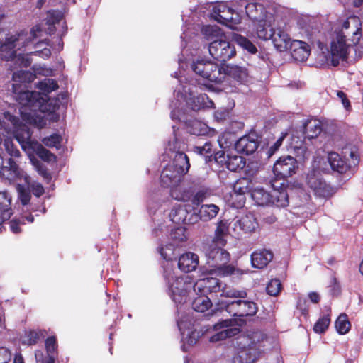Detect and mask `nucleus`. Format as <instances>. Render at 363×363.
Returning <instances> with one entry per match:
<instances>
[{
  "label": "nucleus",
  "mask_w": 363,
  "mask_h": 363,
  "mask_svg": "<svg viewBox=\"0 0 363 363\" xmlns=\"http://www.w3.org/2000/svg\"><path fill=\"white\" fill-rule=\"evenodd\" d=\"M245 291H238L235 289L225 288L221 293V296L238 298L235 301H221L218 302V308L225 309L234 318L223 320L213 325L217 333L211 337L210 341L216 342L238 334L239 326L244 323L242 318L253 316L257 312V303L253 301H244L247 297Z\"/></svg>",
  "instance_id": "nucleus-1"
},
{
  "label": "nucleus",
  "mask_w": 363,
  "mask_h": 363,
  "mask_svg": "<svg viewBox=\"0 0 363 363\" xmlns=\"http://www.w3.org/2000/svg\"><path fill=\"white\" fill-rule=\"evenodd\" d=\"M164 279L167 292L175 303L186 302L191 293L221 294L223 291H220V282L216 278H204L194 282L190 276H177L169 264L164 267Z\"/></svg>",
  "instance_id": "nucleus-2"
},
{
  "label": "nucleus",
  "mask_w": 363,
  "mask_h": 363,
  "mask_svg": "<svg viewBox=\"0 0 363 363\" xmlns=\"http://www.w3.org/2000/svg\"><path fill=\"white\" fill-rule=\"evenodd\" d=\"M174 74L179 84L174 90V99L170 104L171 118L173 121L186 122L187 108L196 111L206 107L211 108L213 106V102L206 94H198L196 86L192 83L184 82L186 79H183L182 77L177 75V72Z\"/></svg>",
  "instance_id": "nucleus-3"
},
{
  "label": "nucleus",
  "mask_w": 363,
  "mask_h": 363,
  "mask_svg": "<svg viewBox=\"0 0 363 363\" xmlns=\"http://www.w3.org/2000/svg\"><path fill=\"white\" fill-rule=\"evenodd\" d=\"M301 35L306 36L313 45H317L321 50L318 60L320 65L336 67L340 60H344L348 55L349 40L345 38L341 32H335L330 43V50H324V45L320 39V32L317 30L309 32L307 29L300 33Z\"/></svg>",
  "instance_id": "nucleus-4"
},
{
  "label": "nucleus",
  "mask_w": 363,
  "mask_h": 363,
  "mask_svg": "<svg viewBox=\"0 0 363 363\" xmlns=\"http://www.w3.org/2000/svg\"><path fill=\"white\" fill-rule=\"evenodd\" d=\"M218 245V242H212L205 250L206 262L211 269H206L203 273L223 277L240 274V269L231 264H226L230 261V255L227 250Z\"/></svg>",
  "instance_id": "nucleus-5"
},
{
  "label": "nucleus",
  "mask_w": 363,
  "mask_h": 363,
  "mask_svg": "<svg viewBox=\"0 0 363 363\" xmlns=\"http://www.w3.org/2000/svg\"><path fill=\"white\" fill-rule=\"evenodd\" d=\"M172 129L174 136L165 147V154L172 160L169 164L184 176L190 167L189 160L184 152L185 144L177 138L174 125Z\"/></svg>",
  "instance_id": "nucleus-6"
},
{
  "label": "nucleus",
  "mask_w": 363,
  "mask_h": 363,
  "mask_svg": "<svg viewBox=\"0 0 363 363\" xmlns=\"http://www.w3.org/2000/svg\"><path fill=\"white\" fill-rule=\"evenodd\" d=\"M280 189H277L274 183L271 192H268L263 188H255L251 192L252 199L258 206H275L277 207H286L289 205V196L283 186L284 184L280 183Z\"/></svg>",
  "instance_id": "nucleus-7"
},
{
  "label": "nucleus",
  "mask_w": 363,
  "mask_h": 363,
  "mask_svg": "<svg viewBox=\"0 0 363 363\" xmlns=\"http://www.w3.org/2000/svg\"><path fill=\"white\" fill-rule=\"evenodd\" d=\"M42 29L39 25L33 26L30 32L21 30L14 35L6 38L5 42L1 45V50H9L11 57L16 53L15 48L21 50L33 43L38 38Z\"/></svg>",
  "instance_id": "nucleus-8"
},
{
  "label": "nucleus",
  "mask_w": 363,
  "mask_h": 363,
  "mask_svg": "<svg viewBox=\"0 0 363 363\" xmlns=\"http://www.w3.org/2000/svg\"><path fill=\"white\" fill-rule=\"evenodd\" d=\"M4 147L9 157L2 159L1 169L4 174L7 172L6 177L8 179H14L21 175L18 163L22 155L18 147L9 138L4 140Z\"/></svg>",
  "instance_id": "nucleus-9"
},
{
  "label": "nucleus",
  "mask_w": 363,
  "mask_h": 363,
  "mask_svg": "<svg viewBox=\"0 0 363 363\" xmlns=\"http://www.w3.org/2000/svg\"><path fill=\"white\" fill-rule=\"evenodd\" d=\"M21 85L19 84H13L12 89L16 94V99L18 103L25 107H29L35 111L38 109L45 111L43 108V105L48 102L47 95L43 94L35 91H22L20 90Z\"/></svg>",
  "instance_id": "nucleus-10"
},
{
  "label": "nucleus",
  "mask_w": 363,
  "mask_h": 363,
  "mask_svg": "<svg viewBox=\"0 0 363 363\" xmlns=\"http://www.w3.org/2000/svg\"><path fill=\"white\" fill-rule=\"evenodd\" d=\"M335 32H341L345 35V38L352 44L359 45L363 48L362 22L359 17L356 16L348 17L340 23Z\"/></svg>",
  "instance_id": "nucleus-11"
},
{
  "label": "nucleus",
  "mask_w": 363,
  "mask_h": 363,
  "mask_svg": "<svg viewBox=\"0 0 363 363\" xmlns=\"http://www.w3.org/2000/svg\"><path fill=\"white\" fill-rule=\"evenodd\" d=\"M191 68L197 75L210 82L221 84L223 81V66H219L211 60H197L193 62Z\"/></svg>",
  "instance_id": "nucleus-12"
},
{
  "label": "nucleus",
  "mask_w": 363,
  "mask_h": 363,
  "mask_svg": "<svg viewBox=\"0 0 363 363\" xmlns=\"http://www.w3.org/2000/svg\"><path fill=\"white\" fill-rule=\"evenodd\" d=\"M4 118L11 123L13 134L16 140L19 143L23 149L30 148V144L36 141L31 140V135L30 128L26 124H23L16 116L11 114L9 111L3 113Z\"/></svg>",
  "instance_id": "nucleus-13"
},
{
  "label": "nucleus",
  "mask_w": 363,
  "mask_h": 363,
  "mask_svg": "<svg viewBox=\"0 0 363 363\" xmlns=\"http://www.w3.org/2000/svg\"><path fill=\"white\" fill-rule=\"evenodd\" d=\"M321 173H324L320 168L315 167V160L312 164L311 170L307 174L306 184L319 197L327 198L333 194L332 188L326 184L323 179Z\"/></svg>",
  "instance_id": "nucleus-14"
},
{
  "label": "nucleus",
  "mask_w": 363,
  "mask_h": 363,
  "mask_svg": "<svg viewBox=\"0 0 363 363\" xmlns=\"http://www.w3.org/2000/svg\"><path fill=\"white\" fill-rule=\"evenodd\" d=\"M208 51L214 59L220 62L229 60L236 53L235 46L226 39L225 35L211 42Z\"/></svg>",
  "instance_id": "nucleus-15"
},
{
  "label": "nucleus",
  "mask_w": 363,
  "mask_h": 363,
  "mask_svg": "<svg viewBox=\"0 0 363 363\" xmlns=\"http://www.w3.org/2000/svg\"><path fill=\"white\" fill-rule=\"evenodd\" d=\"M315 167L320 168L323 172L330 170L342 173L347 169L346 163L339 154L332 152L328 153L327 157L317 156L315 157Z\"/></svg>",
  "instance_id": "nucleus-16"
},
{
  "label": "nucleus",
  "mask_w": 363,
  "mask_h": 363,
  "mask_svg": "<svg viewBox=\"0 0 363 363\" xmlns=\"http://www.w3.org/2000/svg\"><path fill=\"white\" fill-rule=\"evenodd\" d=\"M223 89H227V86L230 84V81L233 80L235 83L244 84L247 82L249 74L245 67L236 65L226 64L223 65Z\"/></svg>",
  "instance_id": "nucleus-17"
},
{
  "label": "nucleus",
  "mask_w": 363,
  "mask_h": 363,
  "mask_svg": "<svg viewBox=\"0 0 363 363\" xmlns=\"http://www.w3.org/2000/svg\"><path fill=\"white\" fill-rule=\"evenodd\" d=\"M177 325L182 335L184 342L182 350L186 351V345L191 346L196 344L200 337V333L194 329L193 321L189 316L179 318L177 320Z\"/></svg>",
  "instance_id": "nucleus-18"
},
{
  "label": "nucleus",
  "mask_w": 363,
  "mask_h": 363,
  "mask_svg": "<svg viewBox=\"0 0 363 363\" xmlns=\"http://www.w3.org/2000/svg\"><path fill=\"white\" fill-rule=\"evenodd\" d=\"M238 10L241 13V18L246 15L254 21H259L270 13H266L262 4L250 2L247 0H239L237 1Z\"/></svg>",
  "instance_id": "nucleus-19"
},
{
  "label": "nucleus",
  "mask_w": 363,
  "mask_h": 363,
  "mask_svg": "<svg viewBox=\"0 0 363 363\" xmlns=\"http://www.w3.org/2000/svg\"><path fill=\"white\" fill-rule=\"evenodd\" d=\"M296 160L291 156L280 157L274 164V175L280 179L291 177L297 169Z\"/></svg>",
  "instance_id": "nucleus-20"
},
{
  "label": "nucleus",
  "mask_w": 363,
  "mask_h": 363,
  "mask_svg": "<svg viewBox=\"0 0 363 363\" xmlns=\"http://www.w3.org/2000/svg\"><path fill=\"white\" fill-rule=\"evenodd\" d=\"M270 39L274 47L280 52L288 50L291 43L286 24L279 23L278 21L274 28L273 36Z\"/></svg>",
  "instance_id": "nucleus-21"
},
{
  "label": "nucleus",
  "mask_w": 363,
  "mask_h": 363,
  "mask_svg": "<svg viewBox=\"0 0 363 363\" xmlns=\"http://www.w3.org/2000/svg\"><path fill=\"white\" fill-rule=\"evenodd\" d=\"M277 18L272 14L267 15L261 21L257 22L256 30L259 38L267 40L273 36V32Z\"/></svg>",
  "instance_id": "nucleus-22"
},
{
  "label": "nucleus",
  "mask_w": 363,
  "mask_h": 363,
  "mask_svg": "<svg viewBox=\"0 0 363 363\" xmlns=\"http://www.w3.org/2000/svg\"><path fill=\"white\" fill-rule=\"evenodd\" d=\"M258 226V223L252 214H247L235 220L233 230L235 235H240L243 233H251Z\"/></svg>",
  "instance_id": "nucleus-23"
},
{
  "label": "nucleus",
  "mask_w": 363,
  "mask_h": 363,
  "mask_svg": "<svg viewBox=\"0 0 363 363\" xmlns=\"http://www.w3.org/2000/svg\"><path fill=\"white\" fill-rule=\"evenodd\" d=\"M292 57L298 62L306 60L311 53L309 45L301 40H294L289 46Z\"/></svg>",
  "instance_id": "nucleus-24"
},
{
  "label": "nucleus",
  "mask_w": 363,
  "mask_h": 363,
  "mask_svg": "<svg viewBox=\"0 0 363 363\" xmlns=\"http://www.w3.org/2000/svg\"><path fill=\"white\" fill-rule=\"evenodd\" d=\"M183 177L184 175L180 174L177 169L172 167L169 164H167L161 173L160 180L164 186L170 188L171 186L179 184L182 181Z\"/></svg>",
  "instance_id": "nucleus-25"
},
{
  "label": "nucleus",
  "mask_w": 363,
  "mask_h": 363,
  "mask_svg": "<svg viewBox=\"0 0 363 363\" xmlns=\"http://www.w3.org/2000/svg\"><path fill=\"white\" fill-rule=\"evenodd\" d=\"M241 13H239L238 8L236 10L233 9L228 5L225 6V10L223 11L221 14H217L216 21L224 24L231 28H234V26L240 23Z\"/></svg>",
  "instance_id": "nucleus-26"
},
{
  "label": "nucleus",
  "mask_w": 363,
  "mask_h": 363,
  "mask_svg": "<svg viewBox=\"0 0 363 363\" xmlns=\"http://www.w3.org/2000/svg\"><path fill=\"white\" fill-rule=\"evenodd\" d=\"M192 300V308L194 311L198 312H204L208 310L212 305L211 301L206 294H201L196 291L191 293L186 302L181 303L180 304L186 303L189 301Z\"/></svg>",
  "instance_id": "nucleus-27"
},
{
  "label": "nucleus",
  "mask_w": 363,
  "mask_h": 363,
  "mask_svg": "<svg viewBox=\"0 0 363 363\" xmlns=\"http://www.w3.org/2000/svg\"><path fill=\"white\" fill-rule=\"evenodd\" d=\"M199 265V256L193 252L182 255L178 260L179 269L186 273L194 271Z\"/></svg>",
  "instance_id": "nucleus-28"
},
{
  "label": "nucleus",
  "mask_w": 363,
  "mask_h": 363,
  "mask_svg": "<svg viewBox=\"0 0 363 363\" xmlns=\"http://www.w3.org/2000/svg\"><path fill=\"white\" fill-rule=\"evenodd\" d=\"M235 149L238 152L250 155L257 148V140L250 135H245L240 138L234 145Z\"/></svg>",
  "instance_id": "nucleus-29"
},
{
  "label": "nucleus",
  "mask_w": 363,
  "mask_h": 363,
  "mask_svg": "<svg viewBox=\"0 0 363 363\" xmlns=\"http://www.w3.org/2000/svg\"><path fill=\"white\" fill-rule=\"evenodd\" d=\"M273 259V254L271 251L265 249L255 251L251 255V264L254 268L263 269Z\"/></svg>",
  "instance_id": "nucleus-30"
},
{
  "label": "nucleus",
  "mask_w": 363,
  "mask_h": 363,
  "mask_svg": "<svg viewBox=\"0 0 363 363\" xmlns=\"http://www.w3.org/2000/svg\"><path fill=\"white\" fill-rule=\"evenodd\" d=\"M260 352L249 347L240 351L233 359V363H254L259 358Z\"/></svg>",
  "instance_id": "nucleus-31"
},
{
  "label": "nucleus",
  "mask_w": 363,
  "mask_h": 363,
  "mask_svg": "<svg viewBox=\"0 0 363 363\" xmlns=\"http://www.w3.org/2000/svg\"><path fill=\"white\" fill-rule=\"evenodd\" d=\"M188 215L187 210L181 204L173 206L169 213V220L177 224L186 223Z\"/></svg>",
  "instance_id": "nucleus-32"
},
{
  "label": "nucleus",
  "mask_w": 363,
  "mask_h": 363,
  "mask_svg": "<svg viewBox=\"0 0 363 363\" xmlns=\"http://www.w3.org/2000/svg\"><path fill=\"white\" fill-rule=\"evenodd\" d=\"M30 148L43 161L49 162L56 160V156L50 150H47L44 146L38 143L30 144Z\"/></svg>",
  "instance_id": "nucleus-33"
},
{
  "label": "nucleus",
  "mask_w": 363,
  "mask_h": 363,
  "mask_svg": "<svg viewBox=\"0 0 363 363\" xmlns=\"http://www.w3.org/2000/svg\"><path fill=\"white\" fill-rule=\"evenodd\" d=\"M229 225L227 220H222L218 223L213 242H216L222 246L225 245L226 241L224 237L229 233Z\"/></svg>",
  "instance_id": "nucleus-34"
},
{
  "label": "nucleus",
  "mask_w": 363,
  "mask_h": 363,
  "mask_svg": "<svg viewBox=\"0 0 363 363\" xmlns=\"http://www.w3.org/2000/svg\"><path fill=\"white\" fill-rule=\"evenodd\" d=\"M219 210V207L215 204L202 205L199 210V219L208 221L217 216Z\"/></svg>",
  "instance_id": "nucleus-35"
},
{
  "label": "nucleus",
  "mask_w": 363,
  "mask_h": 363,
  "mask_svg": "<svg viewBox=\"0 0 363 363\" xmlns=\"http://www.w3.org/2000/svg\"><path fill=\"white\" fill-rule=\"evenodd\" d=\"M226 167L232 172H236L245 167V162L242 156L228 154L225 160Z\"/></svg>",
  "instance_id": "nucleus-36"
},
{
  "label": "nucleus",
  "mask_w": 363,
  "mask_h": 363,
  "mask_svg": "<svg viewBox=\"0 0 363 363\" xmlns=\"http://www.w3.org/2000/svg\"><path fill=\"white\" fill-rule=\"evenodd\" d=\"M171 196L177 201H188L191 198V193L190 190L184 189L179 184L175 186H171L170 188Z\"/></svg>",
  "instance_id": "nucleus-37"
},
{
  "label": "nucleus",
  "mask_w": 363,
  "mask_h": 363,
  "mask_svg": "<svg viewBox=\"0 0 363 363\" xmlns=\"http://www.w3.org/2000/svg\"><path fill=\"white\" fill-rule=\"evenodd\" d=\"M42 337H44L43 331L35 330H28L25 333L21 343L22 345L28 346L35 345Z\"/></svg>",
  "instance_id": "nucleus-38"
},
{
  "label": "nucleus",
  "mask_w": 363,
  "mask_h": 363,
  "mask_svg": "<svg viewBox=\"0 0 363 363\" xmlns=\"http://www.w3.org/2000/svg\"><path fill=\"white\" fill-rule=\"evenodd\" d=\"M251 189L252 182L246 178L238 180L233 186L234 193L241 196L247 193H251Z\"/></svg>",
  "instance_id": "nucleus-39"
},
{
  "label": "nucleus",
  "mask_w": 363,
  "mask_h": 363,
  "mask_svg": "<svg viewBox=\"0 0 363 363\" xmlns=\"http://www.w3.org/2000/svg\"><path fill=\"white\" fill-rule=\"evenodd\" d=\"M202 33L208 40L212 42L215 39H218L224 36L223 33L216 26H204L202 28Z\"/></svg>",
  "instance_id": "nucleus-40"
},
{
  "label": "nucleus",
  "mask_w": 363,
  "mask_h": 363,
  "mask_svg": "<svg viewBox=\"0 0 363 363\" xmlns=\"http://www.w3.org/2000/svg\"><path fill=\"white\" fill-rule=\"evenodd\" d=\"M189 133L196 135H203L208 133V127L200 121H192L189 124Z\"/></svg>",
  "instance_id": "nucleus-41"
},
{
  "label": "nucleus",
  "mask_w": 363,
  "mask_h": 363,
  "mask_svg": "<svg viewBox=\"0 0 363 363\" xmlns=\"http://www.w3.org/2000/svg\"><path fill=\"white\" fill-rule=\"evenodd\" d=\"M336 330L341 335L346 334L350 329V323L345 314H341L335 323Z\"/></svg>",
  "instance_id": "nucleus-42"
},
{
  "label": "nucleus",
  "mask_w": 363,
  "mask_h": 363,
  "mask_svg": "<svg viewBox=\"0 0 363 363\" xmlns=\"http://www.w3.org/2000/svg\"><path fill=\"white\" fill-rule=\"evenodd\" d=\"M233 40L238 45L247 50L249 52L254 54L257 52V48L255 45L245 37L239 34H235L233 35Z\"/></svg>",
  "instance_id": "nucleus-43"
},
{
  "label": "nucleus",
  "mask_w": 363,
  "mask_h": 363,
  "mask_svg": "<svg viewBox=\"0 0 363 363\" xmlns=\"http://www.w3.org/2000/svg\"><path fill=\"white\" fill-rule=\"evenodd\" d=\"M170 238L174 242V245H178L181 242H185L187 239L186 229L184 227H177L172 230Z\"/></svg>",
  "instance_id": "nucleus-44"
},
{
  "label": "nucleus",
  "mask_w": 363,
  "mask_h": 363,
  "mask_svg": "<svg viewBox=\"0 0 363 363\" xmlns=\"http://www.w3.org/2000/svg\"><path fill=\"white\" fill-rule=\"evenodd\" d=\"M31 162L35 166L38 174L42 176L48 183L50 182L52 179V176L46 166L36 159H31Z\"/></svg>",
  "instance_id": "nucleus-45"
},
{
  "label": "nucleus",
  "mask_w": 363,
  "mask_h": 363,
  "mask_svg": "<svg viewBox=\"0 0 363 363\" xmlns=\"http://www.w3.org/2000/svg\"><path fill=\"white\" fill-rule=\"evenodd\" d=\"M330 323L329 315H324L318 319L313 326V330L316 333H323L328 328Z\"/></svg>",
  "instance_id": "nucleus-46"
},
{
  "label": "nucleus",
  "mask_w": 363,
  "mask_h": 363,
  "mask_svg": "<svg viewBox=\"0 0 363 363\" xmlns=\"http://www.w3.org/2000/svg\"><path fill=\"white\" fill-rule=\"evenodd\" d=\"M62 138L59 134L54 133L49 137L44 138L43 143L49 147H56L59 149L61 147Z\"/></svg>",
  "instance_id": "nucleus-47"
},
{
  "label": "nucleus",
  "mask_w": 363,
  "mask_h": 363,
  "mask_svg": "<svg viewBox=\"0 0 363 363\" xmlns=\"http://www.w3.org/2000/svg\"><path fill=\"white\" fill-rule=\"evenodd\" d=\"M157 251L164 259L170 260L174 255V245L169 244L165 245V247L160 245L157 247Z\"/></svg>",
  "instance_id": "nucleus-48"
},
{
  "label": "nucleus",
  "mask_w": 363,
  "mask_h": 363,
  "mask_svg": "<svg viewBox=\"0 0 363 363\" xmlns=\"http://www.w3.org/2000/svg\"><path fill=\"white\" fill-rule=\"evenodd\" d=\"M234 140L230 133H223L220 135L218 139L219 146L223 150H226L232 146Z\"/></svg>",
  "instance_id": "nucleus-49"
},
{
  "label": "nucleus",
  "mask_w": 363,
  "mask_h": 363,
  "mask_svg": "<svg viewBox=\"0 0 363 363\" xmlns=\"http://www.w3.org/2000/svg\"><path fill=\"white\" fill-rule=\"evenodd\" d=\"M281 284L279 279L271 280L267 286V292L271 296H277L281 291Z\"/></svg>",
  "instance_id": "nucleus-50"
},
{
  "label": "nucleus",
  "mask_w": 363,
  "mask_h": 363,
  "mask_svg": "<svg viewBox=\"0 0 363 363\" xmlns=\"http://www.w3.org/2000/svg\"><path fill=\"white\" fill-rule=\"evenodd\" d=\"M194 152L199 155H203L206 157H211L213 154L211 144L206 143L203 146H195L194 147Z\"/></svg>",
  "instance_id": "nucleus-51"
},
{
  "label": "nucleus",
  "mask_w": 363,
  "mask_h": 363,
  "mask_svg": "<svg viewBox=\"0 0 363 363\" xmlns=\"http://www.w3.org/2000/svg\"><path fill=\"white\" fill-rule=\"evenodd\" d=\"M47 352L53 354L57 349V339L55 336L48 337L45 342Z\"/></svg>",
  "instance_id": "nucleus-52"
},
{
  "label": "nucleus",
  "mask_w": 363,
  "mask_h": 363,
  "mask_svg": "<svg viewBox=\"0 0 363 363\" xmlns=\"http://www.w3.org/2000/svg\"><path fill=\"white\" fill-rule=\"evenodd\" d=\"M11 199L6 192H0V211H11Z\"/></svg>",
  "instance_id": "nucleus-53"
},
{
  "label": "nucleus",
  "mask_w": 363,
  "mask_h": 363,
  "mask_svg": "<svg viewBox=\"0 0 363 363\" xmlns=\"http://www.w3.org/2000/svg\"><path fill=\"white\" fill-rule=\"evenodd\" d=\"M39 88L46 92H51L58 88L57 83L52 79H48V82H41Z\"/></svg>",
  "instance_id": "nucleus-54"
},
{
  "label": "nucleus",
  "mask_w": 363,
  "mask_h": 363,
  "mask_svg": "<svg viewBox=\"0 0 363 363\" xmlns=\"http://www.w3.org/2000/svg\"><path fill=\"white\" fill-rule=\"evenodd\" d=\"M296 308L301 312V315L307 317L308 314L309 306L306 298L303 297H298Z\"/></svg>",
  "instance_id": "nucleus-55"
},
{
  "label": "nucleus",
  "mask_w": 363,
  "mask_h": 363,
  "mask_svg": "<svg viewBox=\"0 0 363 363\" xmlns=\"http://www.w3.org/2000/svg\"><path fill=\"white\" fill-rule=\"evenodd\" d=\"M227 4L225 2H220L212 6V11L211 13V18L216 21L217 14H221L225 10Z\"/></svg>",
  "instance_id": "nucleus-56"
},
{
  "label": "nucleus",
  "mask_w": 363,
  "mask_h": 363,
  "mask_svg": "<svg viewBox=\"0 0 363 363\" xmlns=\"http://www.w3.org/2000/svg\"><path fill=\"white\" fill-rule=\"evenodd\" d=\"M208 196V191L205 189H201L198 191L191 199V202L193 204L199 205L200 203L203 202L204 199Z\"/></svg>",
  "instance_id": "nucleus-57"
},
{
  "label": "nucleus",
  "mask_w": 363,
  "mask_h": 363,
  "mask_svg": "<svg viewBox=\"0 0 363 363\" xmlns=\"http://www.w3.org/2000/svg\"><path fill=\"white\" fill-rule=\"evenodd\" d=\"M287 135L286 133H281L280 137L278 138V140L274 143V144L270 147L269 151H268V157H271L273 155L275 152L279 148V147L281 145L283 140Z\"/></svg>",
  "instance_id": "nucleus-58"
},
{
  "label": "nucleus",
  "mask_w": 363,
  "mask_h": 363,
  "mask_svg": "<svg viewBox=\"0 0 363 363\" xmlns=\"http://www.w3.org/2000/svg\"><path fill=\"white\" fill-rule=\"evenodd\" d=\"M11 359V351L4 347H0V363H9Z\"/></svg>",
  "instance_id": "nucleus-59"
},
{
  "label": "nucleus",
  "mask_w": 363,
  "mask_h": 363,
  "mask_svg": "<svg viewBox=\"0 0 363 363\" xmlns=\"http://www.w3.org/2000/svg\"><path fill=\"white\" fill-rule=\"evenodd\" d=\"M23 118L27 121L29 124L36 125L37 126L42 127L41 122L43 118H38L36 114L28 113L26 117L23 116Z\"/></svg>",
  "instance_id": "nucleus-60"
},
{
  "label": "nucleus",
  "mask_w": 363,
  "mask_h": 363,
  "mask_svg": "<svg viewBox=\"0 0 363 363\" xmlns=\"http://www.w3.org/2000/svg\"><path fill=\"white\" fill-rule=\"evenodd\" d=\"M28 74V72L20 70L16 72H13L12 79L13 81L16 82H24L26 80V76Z\"/></svg>",
  "instance_id": "nucleus-61"
},
{
  "label": "nucleus",
  "mask_w": 363,
  "mask_h": 363,
  "mask_svg": "<svg viewBox=\"0 0 363 363\" xmlns=\"http://www.w3.org/2000/svg\"><path fill=\"white\" fill-rule=\"evenodd\" d=\"M31 191L34 196L40 197L44 194L45 189L41 184L35 183L31 185Z\"/></svg>",
  "instance_id": "nucleus-62"
},
{
  "label": "nucleus",
  "mask_w": 363,
  "mask_h": 363,
  "mask_svg": "<svg viewBox=\"0 0 363 363\" xmlns=\"http://www.w3.org/2000/svg\"><path fill=\"white\" fill-rule=\"evenodd\" d=\"M338 99L341 100V102L346 110H349L350 108V102L347 99L346 94L342 91H337L336 93Z\"/></svg>",
  "instance_id": "nucleus-63"
},
{
  "label": "nucleus",
  "mask_w": 363,
  "mask_h": 363,
  "mask_svg": "<svg viewBox=\"0 0 363 363\" xmlns=\"http://www.w3.org/2000/svg\"><path fill=\"white\" fill-rule=\"evenodd\" d=\"M338 99L341 100V102L346 110H349L350 108V102L347 99L346 94L342 91H337L336 93Z\"/></svg>",
  "instance_id": "nucleus-64"
}]
</instances>
